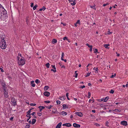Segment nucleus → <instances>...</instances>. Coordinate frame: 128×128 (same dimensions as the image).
<instances>
[{
  "instance_id": "46",
  "label": "nucleus",
  "mask_w": 128,
  "mask_h": 128,
  "mask_svg": "<svg viewBox=\"0 0 128 128\" xmlns=\"http://www.w3.org/2000/svg\"><path fill=\"white\" fill-rule=\"evenodd\" d=\"M30 127V125L29 124H27L25 126V128H29Z\"/></svg>"
},
{
  "instance_id": "28",
  "label": "nucleus",
  "mask_w": 128,
  "mask_h": 128,
  "mask_svg": "<svg viewBox=\"0 0 128 128\" xmlns=\"http://www.w3.org/2000/svg\"><path fill=\"white\" fill-rule=\"evenodd\" d=\"M114 111H115L116 112H120L121 111V110H120L118 109H115L114 110Z\"/></svg>"
},
{
  "instance_id": "59",
  "label": "nucleus",
  "mask_w": 128,
  "mask_h": 128,
  "mask_svg": "<svg viewBox=\"0 0 128 128\" xmlns=\"http://www.w3.org/2000/svg\"><path fill=\"white\" fill-rule=\"evenodd\" d=\"M13 117H11L10 118V120L11 121H12L13 120Z\"/></svg>"
},
{
  "instance_id": "45",
  "label": "nucleus",
  "mask_w": 128,
  "mask_h": 128,
  "mask_svg": "<svg viewBox=\"0 0 128 128\" xmlns=\"http://www.w3.org/2000/svg\"><path fill=\"white\" fill-rule=\"evenodd\" d=\"M91 72H90V73L88 72L87 73L86 75V77H88L90 76V74Z\"/></svg>"
},
{
  "instance_id": "23",
  "label": "nucleus",
  "mask_w": 128,
  "mask_h": 128,
  "mask_svg": "<svg viewBox=\"0 0 128 128\" xmlns=\"http://www.w3.org/2000/svg\"><path fill=\"white\" fill-rule=\"evenodd\" d=\"M66 126L67 127H70L72 126L71 124L69 123H66Z\"/></svg>"
},
{
  "instance_id": "8",
  "label": "nucleus",
  "mask_w": 128,
  "mask_h": 128,
  "mask_svg": "<svg viewBox=\"0 0 128 128\" xmlns=\"http://www.w3.org/2000/svg\"><path fill=\"white\" fill-rule=\"evenodd\" d=\"M73 126L75 128H79L80 127V125L77 124L75 123L73 124Z\"/></svg>"
},
{
  "instance_id": "39",
  "label": "nucleus",
  "mask_w": 128,
  "mask_h": 128,
  "mask_svg": "<svg viewBox=\"0 0 128 128\" xmlns=\"http://www.w3.org/2000/svg\"><path fill=\"white\" fill-rule=\"evenodd\" d=\"M28 17H26V22H27V23H28Z\"/></svg>"
},
{
  "instance_id": "19",
  "label": "nucleus",
  "mask_w": 128,
  "mask_h": 128,
  "mask_svg": "<svg viewBox=\"0 0 128 128\" xmlns=\"http://www.w3.org/2000/svg\"><path fill=\"white\" fill-rule=\"evenodd\" d=\"M6 85L2 86V88L3 89V90H7V88L6 87Z\"/></svg>"
},
{
  "instance_id": "32",
  "label": "nucleus",
  "mask_w": 128,
  "mask_h": 128,
  "mask_svg": "<svg viewBox=\"0 0 128 128\" xmlns=\"http://www.w3.org/2000/svg\"><path fill=\"white\" fill-rule=\"evenodd\" d=\"M110 45L109 44H105L104 45V46L106 48H107L108 46H109Z\"/></svg>"
},
{
  "instance_id": "7",
  "label": "nucleus",
  "mask_w": 128,
  "mask_h": 128,
  "mask_svg": "<svg viewBox=\"0 0 128 128\" xmlns=\"http://www.w3.org/2000/svg\"><path fill=\"white\" fill-rule=\"evenodd\" d=\"M75 114L80 117H82V113L79 112H76Z\"/></svg>"
},
{
  "instance_id": "31",
  "label": "nucleus",
  "mask_w": 128,
  "mask_h": 128,
  "mask_svg": "<svg viewBox=\"0 0 128 128\" xmlns=\"http://www.w3.org/2000/svg\"><path fill=\"white\" fill-rule=\"evenodd\" d=\"M94 53H99L98 52V50L97 49L95 48L94 50Z\"/></svg>"
},
{
  "instance_id": "43",
  "label": "nucleus",
  "mask_w": 128,
  "mask_h": 128,
  "mask_svg": "<svg viewBox=\"0 0 128 128\" xmlns=\"http://www.w3.org/2000/svg\"><path fill=\"white\" fill-rule=\"evenodd\" d=\"M68 93L67 92V93H66V97H67L68 99V100H70V99L68 97Z\"/></svg>"
},
{
  "instance_id": "16",
  "label": "nucleus",
  "mask_w": 128,
  "mask_h": 128,
  "mask_svg": "<svg viewBox=\"0 0 128 128\" xmlns=\"http://www.w3.org/2000/svg\"><path fill=\"white\" fill-rule=\"evenodd\" d=\"M36 120L35 119H34V118L32 120V124H34L36 122Z\"/></svg>"
},
{
  "instance_id": "54",
  "label": "nucleus",
  "mask_w": 128,
  "mask_h": 128,
  "mask_svg": "<svg viewBox=\"0 0 128 128\" xmlns=\"http://www.w3.org/2000/svg\"><path fill=\"white\" fill-rule=\"evenodd\" d=\"M94 124L97 126H100L99 124L97 123H95Z\"/></svg>"
},
{
  "instance_id": "50",
  "label": "nucleus",
  "mask_w": 128,
  "mask_h": 128,
  "mask_svg": "<svg viewBox=\"0 0 128 128\" xmlns=\"http://www.w3.org/2000/svg\"><path fill=\"white\" fill-rule=\"evenodd\" d=\"M51 71L53 72H56V70H53V69H51Z\"/></svg>"
},
{
  "instance_id": "62",
  "label": "nucleus",
  "mask_w": 128,
  "mask_h": 128,
  "mask_svg": "<svg viewBox=\"0 0 128 128\" xmlns=\"http://www.w3.org/2000/svg\"><path fill=\"white\" fill-rule=\"evenodd\" d=\"M33 5H34V4L33 3H32L31 4L30 6L31 7H33Z\"/></svg>"
},
{
  "instance_id": "47",
  "label": "nucleus",
  "mask_w": 128,
  "mask_h": 128,
  "mask_svg": "<svg viewBox=\"0 0 128 128\" xmlns=\"http://www.w3.org/2000/svg\"><path fill=\"white\" fill-rule=\"evenodd\" d=\"M116 74H115L114 75H112L111 76L110 78H113L116 76Z\"/></svg>"
},
{
  "instance_id": "30",
  "label": "nucleus",
  "mask_w": 128,
  "mask_h": 128,
  "mask_svg": "<svg viewBox=\"0 0 128 128\" xmlns=\"http://www.w3.org/2000/svg\"><path fill=\"white\" fill-rule=\"evenodd\" d=\"M88 98H90V96L91 95V94L90 93V92H88Z\"/></svg>"
},
{
  "instance_id": "18",
  "label": "nucleus",
  "mask_w": 128,
  "mask_h": 128,
  "mask_svg": "<svg viewBox=\"0 0 128 128\" xmlns=\"http://www.w3.org/2000/svg\"><path fill=\"white\" fill-rule=\"evenodd\" d=\"M109 98V97L108 96H107L105 98H103V99L104 100V102H106L108 100Z\"/></svg>"
},
{
  "instance_id": "57",
  "label": "nucleus",
  "mask_w": 128,
  "mask_h": 128,
  "mask_svg": "<svg viewBox=\"0 0 128 128\" xmlns=\"http://www.w3.org/2000/svg\"><path fill=\"white\" fill-rule=\"evenodd\" d=\"M63 40H67L68 39L66 37V36L63 38Z\"/></svg>"
},
{
  "instance_id": "2",
  "label": "nucleus",
  "mask_w": 128,
  "mask_h": 128,
  "mask_svg": "<svg viewBox=\"0 0 128 128\" xmlns=\"http://www.w3.org/2000/svg\"><path fill=\"white\" fill-rule=\"evenodd\" d=\"M0 43L1 45V48L3 49H5L6 45L5 40L3 37H0Z\"/></svg>"
},
{
  "instance_id": "35",
  "label": "nucleus",
  "mask_w": 128,
  "mask_h": 128,
  "mask_svg": "<svg viewBox=\"0 0 128 128\" xmlns=\"http://www.w3.org/2000/svg\"><path fill=\"white\" fill-rule=\"evenodd\" d=\"M77 72V71H76L75 72V77L76 78H77V76H78V74L76 73Z\"/></svg>"
},
{
  "instance_id": "38",
  "label": "nucleus",
  "mask_w": 128,
  "mask_h": 128,
  "mask_svg": "<svg viewBox=\"0 0 128 128\" xmlns=\"http://www.w3.org/2000/svg\"><path fill=\"white\" fill-rule=\"evenodd\" d=\"M108 124L109 122L108 121H107L106 122V125L108 127H109L110 126H109L108 125Z\"/></svg>"
},
{
  "instance_id": "3",
  "label": "nucleus",
  "mask_w": 128,
  "mask_h": 128,
  "mask_svg": "<svg viewBox=\"0 0 128 128\" xmlns=\"http://www.w3.org/2000/svg\"><path fill=\"white\" fill-rule=\"evenodd\" d=\"M1 10L2 11V12H1V15L2 16H6V15L7 14L6 11L5 10V9L3 8V9H2Z\"/></svg>"
},
{
  "instance_id": "20",
  "label": "nucleus",
  "mask_w": 128,
  "mask_h": 128,
  "mask_svg": "<svg viewBox=\"0 0 128 128\" xmlns=\"http://www.w3.org/2000/svg\"><path fill=\"white\" fill-rule=\"evenodd\" d=\"M60 99L62 100H63L65 99V96H64L62 97H60Z\"/></svg>"
},
{
  "instance_id": "42",
  "label": "nucleus",
  "mask_w": 128,
  "mask_h": 128,
  "mask_svg": "<svg viewBox=\"0 0 128 128\" xmlns=\"http://www.w3.org/2000/svg\"><path fill=\"white\" fill-rule=\"evenodd\" d=\"M86 45V46H88L89 48L92 47V45H90L88 44H87Z\"/></svg>"
},
{
  "instance_id": "13",
  "label": "nucleus",
  "mask_w": 128,
  "mask_h": 128,
  "mask_svg": "<svg viewBox=\"0 0 128 128\" xmlns=\"http://www.w3.org/2000/svg\"><path fill=\"white\" fill-rule=\"evenodd\" d=\"M61 122H60L57 125L56 128H60L62 125Z\"/></svg>"
},
{
  "instance_id": "27",
  "label": "nucleus",
  "mask_w": 128,
  "mask_h": 128,
  "mask_svg": "<svg viewBox=\"0 0 128 128\" xmlns=\"http://www.w3.org/2000/svg\"><path fill=\"white\" fill-rule=\"evenodd\" d=\"M46 65L47 68H49L50 64L49 63H47L46 64Z\"/></svg>"
},
{
  "instance_id": "55",
  "label": "nucleus",
  "mask_w": 128,
  "mask_h": 128,
  "mask_svg": "<svg viewBox=\"0 0 128 128\" xmlns=\"http://www.w3.org/2000/svg\"><path fill=\"white\" fill-rule=\"evenodd\" d=\"M44 102L47 103H49L50 102L49 100H47L44 101Z\"/></svg>"
},
{
  "instance_id": "40",
  "label": "nucleus",
  "mask_w": 128,
  "mask_h": 128,
  "mask_svg": "<svg viewBox=\"0 0 128 128\" xmlns=\"http://www.w3.org/2000/svg\"><path fill=\"white\" fill-rule=\"evenodd\" d=\"M2 9H3V8L2 6L0 4V12H1V10Z\"/></svg>"
},
{
  "instance_id": "24",
  "label": "nucleus",
  "mask_w": 128,
  "mask_h": 128,
  "mask_svg": "<svg viewBox=\"0 0 128 128\" xmlns=\"http://www.w3.org/2000/svg\"><path fill=\"white\" fill-rule=\"evenodd\" d=\"M62 114L63 115H66L67 114V113L66 112L62 111Z\"/></svg>"
},
{
  "instance_id": "56",
  "label": "nucleus",
  "mask_w": 128,
  "mask_h": 128,
  "mask_svg": "<svg viewBox=\"0 0 128 128\" xmlns=\"http://www.w3.org/2000/svg\"><path fill=\"white\" fill-rule=\"evenodd\" d=\"M31 110H29L27 112L28 114H30V113L31 112Z\"/></svg>"
},
{
  "instance_id": "33",
  "label": "nucleus",
  "mask_w": 128,
  "mask_h": 128,
  "mask_svg": "<svg viewBox=\"0 0 128 128\" xmlns=\"http://www.w3.org/2000/svg\"><path fill=\"white\" fill-rule=\"evenodd\" d=\"M52 106H46L45 107H46V108H48V109H50L51 108V107Z\"/></svg>"
},
{
  "instance_id": "11",
  "label": "nucleus",
  "mask_w": 128,
  "mask_h": 128,
  "mask_svg": "<svg viewBox=\"0 0 128 128\" xmlns=\"http://www.w3.org/2000/svg\"><path fill=\"white\" fill-rule=\"evenodd\" d=\"M63 108L64 109H66V108H68V105H66L65 104H63L62 105Z\"/></svg>"
},
{
  "instance_id": "51",
  "label": "nucleus",
  "mask_w": 128,
  "mask_h": 128,
  "mask_svg": "<svg viewBox=\"0 0 128 128\" xmlns=\"http://www.w3.org/2000/svg\"><path fill=\"white\" fill-rule=\"evenodd\" d=\"M30 105L31 106H35L36 105V104H30Z\"/></svg>"
},
{
  "instance_id": "63",
  "label": "nucleus",
  "mask_w": 128,
  "mask_h": 128,
  "mask_svg": "<svg viewBox=\"0 0 128 128\" xmlns=\"http://www.w3.org/2000/svg\"><path fill=\"white\" fill-rule=\"evenodd\" d=\"M104 101L103 99H101L99 100V101Z\"/></svg>"
},
{
  "instance_id": "60",
  "label": "nucleus",
  "mask_w": 128,
  "mask_h": 128,
  "mask_svg": "<svg viewBox=\"0 0 128 128\" xmlns=\"http://www.w3.org/2000/svg\"><path fill=\"white\" fill-rule=\"evenodd\" d=\"M61 24H63V26H66V24H64V23H63V22H62L61 23Z\"/></svg>"
},
{
  "instance_id": "34",
  "label": "nucleus",
  "mask_w": 128,
  "mask_h": 128,
  "mask_svg": "<svg viewBox=\"0 0 128 128\" xmlns=\"http://www.w3.org/2000/svg\"><path fill=\"white\" fill-rule=\"evenodd\" d=\"M38 7V6L37 5H36L34 6L33 8V9L34 10H35L36 9V8Z\"/></svg>"
},
{
  "instance_id": "21",
  "label": "nucleus",
  "mask_w": 128,
  "mask_h": 128,
  "mask_svg": "<svg viewBox=\"0 0 128 128\" xmlns=\"http://www.w3.org/2000/svg\"><path fill=\"white\" fill-rule=\"evenodd\" d=\"M64 53L62 52V56L61 58V59L62 60H64Z\"/></svg>"
},
{
  "instance_id": "5",
  "label": "nucleus",
  "mask_w": 128,
  "mask_h": 128,
  "mask_svg": "<svg viewBox=\"0 0 128 128\" xmlns=\"http://www.w3.org/2000/svg\"><path fill=\"white\" fill-rule=\"evenodd\" d=\"M4 96L6 98H7L8 97V90H3Z\"/></svg>"
},
{
  "instance_id": "22",
  "label": "nucleus",
  "mask_w": 128,
  "mask_h": 128,
  "mask_svg": "<svg viewBox=\"0 0 128 128\" xmlns=\"http://www.w3.org/2000/svg\"><path fill=\"white\" fill-rule=\"evenodd\" d=\"M49 88L48 86H45L44 88V90H47Z\"/></svg>"
},
{
  "instance_id": "36",
  "label": "nucleus",
  "mask_w": 128,
  "mask_h": 128,
  "mask_svg": "<svg viewBox=\"0 0 128 128\" xmlns=\"http://www.w3.org/2000/svg\"><path fill=\"white\" fill-rule=\"evenodd\" d=\"M95 6H96V5H94V6H90V7L91 8H93V9H94L95 10H96V8H95Z\"/></svg>"
},
{
  "instance_id": "1",
  "label": "nucleus",
  "mask_w": 128,
  "mask_h": 128,
  "mask_svg": "<svg viewBox=\"0 0 128 128\" xmlns=\"http://www.w3.org/2000/svg\"><path fill=\"white\" fill-rule=\"evenodd\" d=\"M18 62L19 65L22 66L25 64V61L24 58L21 56V54H19L18 57Z\"/></svg>"
},
{
  "instance_id": "64",
  "label": "nucleus",
  "mask_w": 128,
  "mask_h": 128,
  "mask_svg": "<svg viewBox=\"0 0 128 128\" xmlns=\"http://www.w3.org/2000/svg\"><path fill=\"white\" fill-rule=\"evenodd\" d=\"M90 52H92V47L90 48Z\"/></svg>"
},
{
  "instance_id": "9",
  "label": "nucleus",
  "mask_w": 128,
  "mask_h": 128,
  "mask_svg": "<svg viewBox=\"0 0 128 128\" xmlns=\"http://www.w3.org/2000/svg\"><path fill=\"white\" fill-rule=\"evenodd\" d=\"M50 93L49 92H45L44 93V95L48 97L50 95Z\"/></svg>"
},
{
  "instance_id": "6",
  "label": "nucleus",
  "mask_w": 128,
  "mask_h": 128,
  "mask_svg": "<svg viewBox=\"0 0 128 128\" xmlns=\"http://www.w3.org/2000/svg\"><path fill=\"white\" fill-rule=\"evenodd\" d=\"M121 124L124 126H126L127 125V122L126 121H121L120 122Z\"/></svg>"
},
{
  "instance_id": "52",
  "label": "nucleus",
  "mask_w": 128,
  "mask_h": 128,
  "mask_svg": "<svg viewBox=\"0 0 128 128\" xmlns=\"http://www.w3.org/2000/svg\"><path fill=\"white\" fill-rule=\"evenodd\" d=\"M56 103L58 104H60V102L59 100H57L56 101Z\"/></svg>"
},
{
  "instance_id": "10",
  "label": "nucleus",
  "mask_w": 128,
  "mask_h": 128,
  "mask_svg": "<svg viewBox=\"0 0 128 128\" xmlns=\"http://www.w3.org/2000/svg\"><path fill=\"white\" fill-rule=\"evenodd\" d=\"M80 24V20H77V22L76 23L74 24V26H75L77 27L78 26V24Z\"/></svg>"
},
{
  "instance_id": "37",
  "label": "nucleus",
  "mask_w": 128,
  "mask_h": 128,
  "mask_svg": "<svg viewBox=\"0 0 128 128\" xmlns=\"http://www.w3.org/2000/svg\"><path fill=\"white\" fill-rule=\"evenodd\" d=\"M30 115V114H27L26 115V116L28 117H29V118H31Z\"/></svg>"
},
{
  "instance_id": "61",
  "label": "nucleus",
  "mask_w": 128,
  "mask_h": 128,
  "mask_svg": "<svg viewBox=\"0 0 128 128\" xmlns=\"http://www.w3.org/2000/svg\"><path fill=\"white\" fill-rule=\"evenodd\" d=\"M0 70H1V71L2 72H4V70L2 69V68H0Z\"/></svg>"
},
{
  "instance_id": "4",
  "label": "nucleus",
  "mask_w": 128,
  "mask_h": 128,
  "mask_svg": "<svg viewBox=\"0 0 128 128\" xmlns=\"http://www.w3.org/2000/svg\"><path fill=\"white\" fill-rule=\"evenodd\" d=\"M11 102L13 106H15L17 104L15 100V99L14 98H12Z\"/></svg>"
},
{
  "instance_id": "49",
  "label": "nucleus",
  "mask_w": 128,
  "mask_h": 128,
  "mask_svg": "<svg viewBox=\"0 0 128 128\" xmlns=\"http://www.w3.org/2000/svg\"><path fill=\"white\" fill-rule=\"evenodd\" d=\"M51 66L52 67L54 68V70L56 69L55 65H52Z\"/></svg>"
},
{
  "instance_id": "29",
  "label": "nucleus",
  "mask_w": 128,
  "mask_h": 128,
  "mask_svg": "<svg viewBox=\"0 0 128 128\" xmlns=\"http://www.w3.org/2000/svg\"><path fill=\"white\" fill-rule=\"evenodd\" d=\"M93 69L94 70H95L97 72H97V73L98 72V68H97V67H96V68L94 67V68Z\"/></svg>"
},
{
  "instance_id": "58",
  "label": "nucleus",
  "mask_w": 128,
  "mask_h": 128,
  "mask_svg": "<svg viewBox=\"0 0 128 128\" xmlns=\"http://www.w3.org/2000/svg\"><path fill=\"white\" fill-rule=\"evenodd\" d=\"M36 114V112H33L32 113V114H32V115L33 116H34L35 115H34V114Z\"/></svg>"
},
{
  "instance_id": "26",
  "label": "nucleus",
  "mask_w": 128,
  "mask_h": 128,
  "mask_svg": "<svg viewBox=\"0 0 128 128\" xmlns=\"http://www.w3.org/2000/svg\"><path fill=\"white\" fill-rule=\"evenodd\" d=\"M35 82L38 84V83H40V80H38V79H36L35 81Z\"/></svg>"
},
{
  "instance_id": "14",
  "label": "nucleus",
  "mask_w": 128,
  "mask_h": 128,
  "mask_svg": "<svg viewBox=\"0 0 128 128\" xmlns=\"http://www.w3.org/2000/svg\"><path fill=\"white\" fill-rule=\"evenodd\" d=\"M52 42L53 44L56 43L57 42V40L56 39L54 38L52 40Z\"/></svg>"
},
{
  "instance_id": "48",
  "label": "nucleus",
  "mask_w": 128,
  "mask_h": 128,
  "mask_svg": "<svg viewBox=\"0 0 128 128\" xmlns=\"http://www.w3.org/2000/svg\"><path fill=\"white\" fill-rule=\"evenodd\" d=\"M109 4V3H107L106 4H103V6H105L106 5H108Z\"/></svg>"
},
{
  "instance_id": "41",
  "label": "nucleus",
  "mask_w": 128,
  "mask_h": 128,
  "mask_svg": "<svg viewBox=\"0 0 128 128\" xmlns=\"http://www.w3.org/2000/svg\"><path fill=\"white\" fill-rule=\"evenodd\" d=\"M91 102H92V103H93L94 102V100H91V99L89 100V101H88L90 103Z\"/></svg>"
},
{
  "instance_id": "12",
  "label": "nucleus",
  "mask_w": 128,
  "mask_h": 128,
  "mask_svg": "<svg viewBox=\"0 0 128 128\" xmlns=\"http://www.w3.org/2000/svg\"><path fill=\"white\" fill-rule=\"evenodd\" d=\"M31 85V86L33 87H34L35 86V84L34 83V81L33 80L31 81L30 82Z\"/></svg>"
},
{
  "instance_id": "25",
  "label": "nucleus",
  "mask_w": 128,
  "mask_h": 128,
  "mask_svg": "<svg viewBox=\"0 0 128 128\" xmlns=\"http://www.w3.org/2000/svg\"><path fill=\"white\" fill-rule=\"evenodd\" d=\"M1 84L2 86L6 85L4 81H2L1 82Z\"/></svg>"
},
{
  "instance_id": "17",
  "label": "nucleus",
  "mask_w": 128,
  "mask_h": 128,
  "mask_svg": "<svg viewBox=\"0 0 128 128\" xmlns=\"http://www.w3.org/2000/svg\"><path fill=\"white\" fill-rule=\"evenodd\" d=\"M72 2L71 3V4L72 6H74L76 4V2L75 0H74V1H71Z\"/></svg>"
},
{
  "instance_id": "15",
  "label": "nucleus",
  "mask_w": 128,
  "mask_h": 128,
  "mask_svg": "<svg viewBox=\"0 0 128 128\" xmlns=\"http://www.w3.org/2000/svg\"><path fill=\"white\" fill-rule=\"evenodd\" d=\"M56 112V108H54L51 111V113L52 114H55Z\"/></svg>"
},
{
  "instance_id": "53",
  "label": "nucleus",
  "mask_w": 128,
  "mask_h": 128,
  "mask_svg": "<svg viewBox=\"0 0 128 128\" xmlns=\"http://www.w3.org/2000/svg\"><path fill=\"white\" fill-rule=\"evenodd\" d=\"M37 114L39 116H41L42 115V114L40 113H38Z\"/></svg>"
},
{
  "instance_id": "44",
  "label": "nucleus",
  "mask_w": 128,
  "mask_h": 128,
  "mask_svg": "<svg viewBox=\"0 0 128 128\" xmlns=\"http://www.w3.org/2000/svg\"><path fill=\"white\" fill-rule=\"evenodd\" d=\"M114 90H111L110 91V93H112V94H113L114 93Z\"/></svg>"
}]
</instances>
